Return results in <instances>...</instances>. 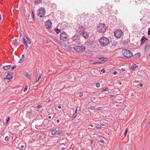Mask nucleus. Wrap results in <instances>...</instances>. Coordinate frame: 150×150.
Instances as JSON below:
<instances>
[{
  "label": "nucleus",
  "mask_w": 150,
  "mask_h": 150,
  "mask_svg": "<svg viewBox=\"0 0 150 150\" xmlns=\"http://www.w3.org/2000/svg\"><path fill=\"white\" fill-rule=\"evenodd\" d=\"M99 42L101 46H105L108 44L109 41L108 38L105 37H102L100 39Z\"/></svg>",
  "instance_id": "nucleus-1"
},
{
  "label": "nucleus",
  "mask_w": 150,
  "mask_h": 150,
  "mask_svg": "<svg viewBox=\"0 0 150 150\" xmlns=\"http://www.w3.org/2000/svg\"><path fill=\"white\" fill-rule=\"evenodd\" d=\"M106 28V26L104 24L101 23L98 27L97 30L100 33H103L105 31Z\"/></svg>",
  "instance_id": "nucleus-2"
},
{
  "label": "nucleus",
  "mask_w": 150,
  "mask_h": 150,
  "mask_svg": "<svg viewBox=\"0 0 150 150\" xmlns=\"http://www.w3.org/2000/svg\"><path fill=\"white\" fill-rule=\"evenodd\" d=\"M122 53L125 57L127 58H130L133 56L132 52L128 50H122Z\"/></svg>",
  "instance_id": "nucleus-3"
},
{
  "label": "nucleus",
  "mask_w": 150,
  "mask_h": 150,
  "mask_svg": "<svg viewBox=\"0 0 150 150\" xmlns=\"http://www.w3.org/2000/svg\"><path fill=\"white\" fill-rule=\"evenodd\" d=\"M60 38L61 40L66 41L69 40V37L65 32H63L60 33Z\"/></svg>",
  "instance_id": "nucleus-4"
},
{
  "label": "nucleus",
  "mask_w": 150,
  "mask_h": 150,
  "mask_svg": "<svg viewBox=\"0 0 150 150\" xmlns=\"http://www.w3.org/2000/svg\"><path fill=\"white\" fill-rule=\"evenodd\" d=\"M38 15L40 17H44L45 13V9L43 8H41L38 10L37 11Z\"/></svg>",
  "instance_id": "nucleus-5"
},
{
  "label": "nucleus",
  "mask_w": 150,
  "mask_h": 150,
  "mask_svg": "<svg viewBox=\"0 0 150 150\" xmlns=\"http://www.w3.org/2000/svg\"><path fill=\"white\" fill-rule=\"evenodd\" d=\"M123 34V33L120 30H117L114 32V35L117 39L120 38Z\"/></svg>",
  "instance_id": "nucleus-6"
},
{
  "label": "nucleus",
  "mask_w": 150,
  "mask_h": 150,
  "mask_svg": "<svg viewBox=\"0 0 150 150\" xmlns=\"http://www.w3.org/2000/svg\"><path fill=\"white\" fill-rule=\"evenodd\" d=\"M73 49L77 52H82L85 50V48L84 46H76L73 47Z\"/></svg>",
  "instance_id": "nucleus-7"
},
{
  "label": "nucleus",
  "mask_w": 150,
  "mask_h": 150,
  "mask_svg": "<svg viewBox=\"0 0 150 150\" xmlns=\"http://www.w3.org/2000/svg\"><path fill=\"white\" fill-rule=\"evenodd\" d=\"M45 25L46 28L48 29H51L52 28V23L51 21L48 20L46 21Z\"/></svg>",
  "instance_id": "nucleus-8"
},
{
  "label": "nucleus",
  "mask_w": 150,
  "mask_h": 150,
  "mask_svg": "<svg viewBox=\"0 0 150 150\" xmlns=\"http://www.w3.org/2000/svg\"><path fill=\"white\" fill-rule=\"evenodd\" d=\"M23 44L28 43L30 44V41L29 38L26 37H24L23 38Z\"/></svg>",
  "instance_id": "nucleus-9"
},
{
  "label": "nucleus",
  "mask_w": 150,
  "mask_h": 150,
  "mask_svg": "<svg viewBox=\"0 0 150 150\" xmlns=\"http://www.w3.org/2000/svg\"><path fill=\"white\" fill-rule=\"evenodd\" d=\"M19 40V41H18L17 39H15L13 40L12 42L13 45L15 47H18L20 43V40Z\"/></svg>",
  "instance_id": "nucleus-10"
},
{
  "label": "nucleus",
  "mask_w": 150,
  "mask_h": 150,
  "mask_svg": "<svg viewBox=\"0 0 150 150\" xmlns=\"http://www.w3.org/2000/svg\"><path fill=\"white\" fill-rule=\"evenodd\" d=\"M150 49V43H146L145 46L144 51L145 52H148Z\"/></svg>",
  "instance_id": "nucleus-11"
},
{
  "label": "nucleus",
  "mask_w": 150,
  "mask_h": 150,
  "mask_svg": "<svg viewBox=\"0 0 150 150\" xmlns=\"http://www.w3.org/2000/svg\"><path fill=\"white\" fill-rule=\"evenodd\" d=\"M80 34H82V35L86 39H87L88 37V33L86 32H81V33H80Z\"/></svg>",
  "instance_id": "nucleus-12"
},
{
  "label": "nucleus",
  "mask_w": 150,
  "mask_h": 150,
  "mask_svg": "<svg viewBox=\"0 0 150 150\" xmlns=\"http://www.w3.org/2000/svg\"><path fill=\"white\" fill-rule=\"evenodd\" d=\"M84 55L88 57H91L93 55V54L92 52L88 51L85 52Z\"/></svg>",
  "instance_id": "nucleus-13"
},
{
  "label": "nucleus",
  "mask_w": 150,
  "mask_h": 150,
  "mask_svg": "<svg viewBox=\"0 0 150 150\" xmlns=\"http://www.w3.org/2000/svg\"><path fill=\"white\" fill-rule=\"evenodd\" d=\"M148 39L143 36L142 37L141 40V44L142 45L146 41L148 40Z\"/></svg>",
  "instance_id": "nucleus-14"
},
{
  "label": "nucleus",
  "mask_w": 150,
  "mask_h": 150,
  "mask_svg": "<svg viewBox=\"0 0 150 150\" xmlns=\"http://www.w3.org/2000/svg\"><path fill=\"white\" fill-rule=\"evenodd\" d=\"M13 77V76L12 74L8 73L6 75V79L8 80H10Z\"/></svg>",
  "instance_id": "nucleus-15"
},
{
  "label": "nucleus",
  "mask_w": 150,
  "mask_h": 150,
  "mask_svg": "<svg viewBox=\"0 0 150 150\" xmlns=\"http://www.w3.org/2000/svg\"><path fill=\"white\" fill-rule=\"evenodd\" d=\"M84 28L83 26L82 25H81V26H79V32L80 33H81V32H84Z\"/></svg>",
  "instance_id": "nucleus-16"
},
{
  "label": "nucleus",
  "mask_w": 150,
  "mask_h": 150,
  "mask_svg": "<svg viewBox=\"0 0 150 150\" xmlns=\"http://www.w3.org/2000/svg\"><path fill=\"white\" fill-rule=\"evenodd\" d=\"M141 56L140 53L138 52L134 56V58L137 59L140 57Z\"/></svg>",
  "instance_id": "nucleus-17"
},
{
  "label": "nucleus",
  "mask_w": 150,
  "mask_h": 150,
  "mask_svg": "<svg viewBox=\"0 0 150 150\" xmlns=\"http://www.w3.org/2000/svg\"><path fill=\"white\" fill-rule=\"evenodd\" d=\"M11 65L6 66H4L3 68L4 70H8L9 69L11 68Z\"/></svg>",
  "instance_id": "nucleus-18"
},
{
  "label": "nucleus",
  "mask_w": 150,
  "mask_h": 150,
  "mask_svg": "<svg viewBox=\"0 0 150 150\" xmlns=\"http://www.w3.org/2000/svg\"><path fill=\"white\" fill-rule=\"evenodd\" d=\"M42 0H34V4H40Z\"/></svg>",
  "instance_id": "nucleus-19"
},
{
  "label": "nucleus",
  "mask_w": 150,
  "mask_h": 150,
  "mask_svg": "<svg viewBox=\"0 0 150 150\" xmlns=\"http://www.w3.org/2000/svg\"><path fill=\"white\" fill-rule=\"evenodd\" d=\"M64 44H65V45H64V46L65 47H66V46H67V48L69 50H71L72 49H73V47H72V46L71 45L68 46L67 45H66V44H65L64 43Z\"/></svg>",
  "instance_id": "nucleus-20"
},
{
  "label": "nucleus",
  "mask_w": 150,
  "mask_h": 150,
  "mask_svg": "<svg viewBox=\"0 0 150 150\" xmlns=\"http://www.w3.org/2000/svg\"><path fill=\"white\" fill-rule=\"evenodd\" d=\"M24 75L26 76L27 78H29L30 76L29 74L27 72H25L24 73Z\"/></svg>",
  "instance_id": "nucleus-21"
},
{
  "label": "nucleus",
  "mask_w": 150,
  "mask_h": 150,
  "mask_svg": "<svg viewBox=\"0 0 150 150\" xmlns=\"http://www.w3.org/2000/svg\"><path fill=\"white\" fill-rule=\"evenodd\" d=\"M51 134L53 135H55L57 132V130L55 129H53L51 131Z\"/></svg>",
  "instance_id": "nucleus-22"
},
{
  "label": "nucleus",
  "mask_w": 150,
  "mask_h": 150,
  "mask_svg": "<svg viewBox=\"0 0 150 150\" xmlns=\"http://www.w3.org/2000/svg\"><path fill=\"white\" fill-rule=\"evenodd\" d=\"M138 67V66H137V65L136 64H133L132 66H131V68L132 69H133L134 70L136 68H137Z\"/></svg>",
  "instance_id": "nucleus-23"
},
{
  "label": "nucleus",
  "mask_w": 150,
  "mask_h": 150,
  "mask_svg": "<svg viewBox=\"0 0 150 150\" xmlns=\"http://www.w3.org/2000/svg\"><path fill=\"white\" fill-rule=\"evenodd\" d=\"M32 113L31 111H27V112L26 115H27V116L28 117L30 116V115H32Z\"/></svg>",
  "instance_id": "nucleus-24"
},
{
  "label": "nucleus",
  "mask_w": 150,
  "mask_h": 150,
  "mask_svg": "<svg viewBox=\"0 0 150 150\" xmlns=\"http://www.w3.org/2000/svg\"><path fill=\"white\" fill-rule=\"evenodd\" d=\"M55 31L57 33H59L61 31V30L59 29L58 28H56L55 29Z\"/></svg>",
  "instance_id": "nucleus-25"
},
{
  "label": "nucleus",
  "mask_w": 150,
  "mask_h": 150,
  "mask_svg": "<svg viewBox=\"0 0 150 150\" xmlns=\"http://www.w3.org/2000/svg\"><path fill=\"white\" fill-rule=\"evenodd\" d=\"M24 60V57H22L20 59L19 62V63H22Z\"/></svg>",
  "instance_id": "nucleus-26"
},
{
  "label": "nucleus",
  "mask_w": 150,
  "mask_h": 150,
  "mask_svg": "<svg viewBox=\"0 0 150 150\" xmlns=\"http://www.w3.org/2000/svg\"><path fill=\"white\" fill-rule=\"evenodd\" d=\"M134 1L137 4H140L141 3V0H134Z\"/></svg>",
  "instance_id": "nucleus-27"
},
{
  "label": "nucleus",
  "mask_w": 150,
  "mask_h": 150,
  "mask_svg": "<svg viewBox=\"0 0 150 150\" xmlns=\"http://www.w3.org/2000/svg\"><path fill=\"white\" fill-rule=\"evenodd\" d=\"M88 108L92 110H94L95 109L94 107L92 106H90Z\"/></svg>",
  "instance_id": "nucleus-28"
},
{
  "label": "nucleus",
  "mask_w": 150,
  "mask_h": 150,
  "mask_svg": "<svg viewBox=\"0 0 150 150\" xmlns=\"http://www.w3.org/2000/svg\"><path fill=\"white\" fill-rule=\"evenodd\" d=\"M9 120V117H7L6 118V120L5 122V123L6 124H7L8 123V121Z\"/></svg>",
  "instance_id": "nucleus-29"
},
{
  "label": "nucleus",
  "mask_w": 150,
  "mask_h": 150,
  "mask_svg": "<svg viewBox=\"0 0 150 150\" xmlns=\"http://www.w3.org/2000/svg\"><path fill=\"white\" fill-rule=\"evenodd\" d=\"M40 77H41L40 74H39L38 77V79L36 81V82L37 83L40 80Z\"/></svg>",
  "instance_id": "nucleus-30"
},
{
  "label": "nucleus",
  "mask_w": 150,
  "mask_h": 150,
  "mask_svg": "<svg viewBox=\"0 0 150 150\" xmlns=\"http://www.w3.org/2000/svg\"><path fill=\"white\" fill-rule=\"evenodd\" d=\"M42 107V105H37L35 107V108L37 109H40Z\"/></svg>",
  "instance_id": "nucleus-31"
},
{
  "label": "nucleus",
  "mask_w": 150,
  "mask_h": 150,
  "mask_svg": "<svg viewBox=\"0 0 150 150\" xmlns=\"http://www.w3.org/2000/svg\"><path fill=\"white\" fill-rule=\"evenodd\" d=\"M78 108H79V110H80V109H81V108L80 107H77L76 108V110L75 111V113H74V114H76V113H77V111L78 110Z\"/></svg>",
  "instance_id": "nucleus-32"
},
{
  "label": "nucleus",
  "mask_w": 150,
  "mask_h": 150,
  "mask_svg": "<svg viewBox=\"0 0 150 150\" xmlns=\"http://www.w3.org/2000/svg\"><path fill=\"white\" fill-rule=\"evenodd\" d=\"M128 129L127 128L125 130V133H124V135H125V137L126 136V134L128 132Z\"/></svg>",
  "instance_id": "nucleus-33"
},
{
  "label": "nucleus",
  "mask_w": 150,
  "mask_h": 150,
  "mask_svg": "<svg viewBox=\"0 0 150 150\" xmlns=\"http://www.w3.org/2000/svg\"><path fill=\"white\" fill-rule=\"evenodd\" d=\"M9 139V137L8 136H6L5 137V141H7Z\"/></svg>",
  "instance_id": "nucleus-34"
},
{
  "label": "nucleus",
  "mask_w": 150,
  "mask_h": 150,
  "mask_svg": "<svg viewBox=\"0 0 150 150\" xmlns=\"http://www.w3.org/2000/svg\"><path fill=\"white\" fill-rule=\"evenodd\" d=\"M91 64H97V62H93V61H91Z\"/></svg>",
  "instance_id": "nucleus-35"
},
{
  "label": "nucleus",
  "mask_w": 150,
  "mask_h": 150,
  "mask_svg": "<svg viewBox=\"0 0 150 150\" xmlns=\"http://www.w3.org/2000/svg\"><path fill=\"white\" fill-rule=\"evenodd\" d=\"M76 116V114L74 113L71 118H72V119H73L75 118V117Z\"/></svg>",
  "instance_id": "nucleus-36"
},
{
  "label": "nucleus",
  "mask_w": 150,
  "mask_h": 150,
  "mask_svg": "<svg viewBox=\"0 0 150 150\" xmlns=\"http://www.w3.org/2000/svg\"><path fill=\"white\" fill-rule=\"evenodd\" d=\"M62 132L61 131L58 132L57 133V135L58 136V135H60L61 134V133Z\"/></svg>",
  "instance_id": "nucleus-37"
},
{
  "label": "nucleus",
  "mask_w": 150,
  "mask_h": 150,
  "mask_svg": "<svg viewBox=\"0 0 150 150\" xmlns=\"http://www.w3.org/2000/svg\"><path fill=\"white\" fill-rule=\"evenodd\" d=\"M96 86L97 88L99 87L100 86V84L99 83H96Z\"/></svg>",
  "instance_id": "nucleus-38"
},
{
  "label": "nucleus",
  "mask_w": 150,
  "mask_h": 150,
  "mask_svg": "<svg viewBox=\"0 0 150 150\" xmlns=\"http://www.w3.org/2000/svg\"><path fill=\"white\" fill-rule=\"evenodd\" d=\"M16 67V65H14L13 67H12L11 68V70L12 71Z\"/></svg>",
  "instance_id": "nucleus-39"
},
{
  "label": "nucleus",
  "mask_w": 150,
  "mask_h": 150,
  "mask_svg": "<svg viewBox=\"0 0 150 150\" xmlns=\"http://www.w3.org/2000/svg\"><path fill=\"white\" fill-rule=\"evenodd\" d=\"M100 142H101V143H103V144L104 142V141L102 139H101L100 140Z\"/></svg>",
  "instance_id": "nucleus-40"
},
{
  "label": "nucleus",
  "mask_w": 150,
  "mask_h": 150,
  "mask_svg": "<svg viewBox=\"0 0 150 150\" xmlns=\"http://www.w3.org/2000/svg\"><path fill=\"white\" fill-rule=\"evenodd\" d=\"M108 90V89L107 88H103L102 90L103 91H107Z\"/></svg>",
  "instance_id": "nucleus-41"
},
{
  "label": "nucleus",
  "mask_w": 150,
  "mask_h": 150,
  "mask_svg": "<svg viewBox=\"0 0 150 150\" xmlns=\"http://www.w3.org/2000/svg\"><path fill=\"white\" fill-rule=\"evenodd\" d=\"M148 35H150V28H149L148 30Z\"/></svg>",
  "instance_id": "nucleus-42"
},
{
  "label": "nucleus",
  "mask_w": 150,
  "mask_h": 150,
  "mask_svg": "<svg viewBox=\"0 0 150 150\" xmlns=\"http://www.w3.org/2000/svg\"><path fill=\"white\" fill-rule=\"evenodd\" d=\"M101 71L102 72H103V73H104L105 72V71L104 69H102L101 70Z\"/></svg>",
  "instance_id": "nucleus-43"
},
{
  "label": "nucleus",
  "mask_w": 150,
  "mask_h": 150,
  "mask_svg": "<svg viewBox=\"0 0 150 150\" xmlns=\"http://www.w3.org/2000/svg\"><path fill=\"white\" fill-rule=\"evenodd\" d=\"M102 108V107H98L97 110H101Z\"/></svg>",
  "instance_id": "nucleus-44"
},
{
  "label": "nucleus",
  "mask_w": 150,
  "mask_h": 150,
  "mask_svg": "<svg viewBox=\"0 0 150 150\" xmlns=\"http://www.w3.org/2000/svg\"><path fill=\"white\" fill-rule=\"evenodd\" d=\"M27 88H28V86L26 87V88H25L23 90V91L24 92H25L26 91L27 89Z\"/></svg>",
  "instance_id": "nucleus-45"
},
{
  "label": "nucleus",
  "mask_w": 150,
  "mask_h": 150,
  "mask_svg": "<svg viewBox=\"0 0 150 150\" xmlns=\"http://www.w3.org/2000/svg\"><path fill=\"white\" fill-rule=\"evenodd\" d=\"M150 58V53L148 54V55L147 56V59Z\"/></svg>",
  "instance_id": "nucleus-46"
},
{
  "label": "nucleus",
  "mask_w": 150,
  "mask_h": 150,
  "mask_svg": "<svg viewBox=\"0 0 150 150\" xmlns=\"http://www.w3.org/2000/svg\"><path fill=\"white\" fill-rule=\"evenodd\" d=\"M117 72L116 71H114L113 72V74H114V75H116V74H117Z\"/></svg>",
  "instance_id": "nucleus-47"
},
{
  "label": "nucleus",
  "mask_w": 150,
  "mask_h": 150,
  "mask_svg": "<svg viewBox=\"0 0 150 150\" xmlns=\"http://www.w3.org/2000/svg\"><path fill=\"white\" fill-rule=\"evenodd\" d=\"M79 96L80 97H81L83 96V93H81L79 94Z\"/></svg>",
  "instance_id": "nucleus-48"
},
{
  "label": "nucleus",
  "mask_w": 150,
  "mask_h": 150,
  "mask_svg": "<svg viewBox=\"0 0 150 150\" xmlns=\"http://www.w3.org/2000/svg\"><path fill=\"white\" fill-rule=\"evenodd\" d=\"M121 70V71H124L125 70V69L124 68H122Z\"/></svg>",
  "instance_id": "nucleus-49"
},
{
  "label": "nucleus",
  "mask_w": 150,
  "mask_h": 150,
  "mask_svg": "<svg viewBox=\"0 0 150 150\" xmlns=\"http://www.w3.org/2000/svg\"><path fill=\"white\" fill-rule=\"evenodd\" d=\"M97 64H101L102 63V62H97Z\"/></svg>",
  "instance_id": "nucleus-50"
},
{
  "label": "nucleus",
  "mask_w": 150,
  "mask_h": 150,
  "mask_svg": "<svg viewBox=\"0 0 150 150\" xmlns=\"http://www.w3.org/2000/svg\"><path fill=\"white\" fill-rule=\"evenodd\" d=\"M23 44L25 45V46L27 47L26 48V49H27V47L28 46V43H26V44Z\"/></svg>",
  "instance_id": "nucleus-51"
},
{
  "label": "nucleus",
  "mask_w": 150,
  "mask_h": 150,
  "mask_svg": "<svg viewBox=\"0 0 150 150\" xmlns=\"http://www.w3.org/2000/svg\"><path fill=\"white\" fill-rule=\"evenodd\" d=\"M139 86L140 87H142L143 86V84L142 83H140L139 84Z\"/></svg>",
  "instance_id": "nucleus-52"
},
{
  "label": "nucleus",
  "mask_w": 150,
  "mask_h": 150,
  "mask_svg": "<svg viewBox=\"0 0 150 150\" xmlns=\"http://www.w3.org/2000/svg\"><path fill=\"white\" fill-rule=\"evenodd\" d=\"M96 128L97 129H100V127H96Z\"/></svg>",
  "instance_id": "nucleus-53"
},
{
  "label": "nucleus",
  "mask_w": 150,
  "mask_h": 150,
  "mask_svg": "<svg viewBox=\"0 0 150 150\" xmlns=\"http://www.w3.org/2000/svg\"><path fill=\"white\" fill-rule=\"evenodd\" d=\"M93 140H92L90 141V143L91 144H93Z\"/></svg>",
  "instance_id": "nucleus-54"
},
{
  "label": "nucleus",
  "mask_w": 150,
  "mask_h": 150,
  "mask_svg": "<svg viewBox=\"0 0 150 150\" xmlns=\"http://www.w3.org/2000/svg\"><path fill=\"white\" fill-rule=\"evenodd\" d=\"M58 108L59 109H60L61 108V106L59 105L58 106Z\"/></svg>",
  "instance_id": "nucleus-55"
},
{
  "label": "nucleus",
  "mask_w": 150,
  "mask_h": 150,
  "mask_svg": "<svg viewBox=\"0 0 150 150\" xmlns=\"http://www.w3.org/2000/svg\"><path fill=\"white\" fill-rule=\"evenodd\" d=\"M114 96L113 95H111L110 96V98H112Z\"/></svg>",
  "instance_id": "nucleus-56"
},
{
  "label": "nucleus",
  "mask_w": 150,
  "mask_h": 150,
  "mask_svg": "<svg viewBox=\"0 0 150 150\" xmlns=\"http://www.w3.org/2000/svg\"><path fill=\"white\" fill-rule=\"evenodd\" d=\"M100 59H102L101 61H104V59L103 57L102 58H100Z\"/></svg>",
  "instance_id": "nucleus-57"
},
{
  "label": "nucleus",
  "mask_w": 150,
  "mask_h": 150,
  "mask_svg": "<svg viewBox=\"0 0 150 150\" xmlns=\"http://www.w3.org/2000/svg\"><path fill=\"white\" fill-rule=\"evenodd\" d=\"M118 83L120 85H121L122 84V83L121 81H119Z\"/></svg>",
  "instance_id": "nucleus-58"
},
{
  "label": "nucleus",
  "mask_w": 150,
  "mask_h": 150,
  "mask_svg": "<svg viewBox=\"0 0 150 150\" xmlns=\"http://www.w3.org/2000/svg\"><path fill=\"white\" fill-rule=\"evenodd\" d=\"M32 16L33 17H34V15H33V11H32Z\"/></svg>",
  "instance_id": "nucleus-59"
},
{
  "label": "nucleus",
  "mask_w": 150,
  "mask_h": 150,
  "mask_svg": "<svg viewBox=\"0 0 150 150\" xmlns=\"http://www.w3.org/2000/svg\"><path fill=\"white\" fill-rule=\"evenodd\" d=\"M24 146L23 145H22L21 146V148L22 149L23 148Z\"/></svg>",
  "instance_id": "nucleus-60"
},
{
  "label": "nucleus",
  "mask_w": 150,
  "mask_h": 150,
  "mask_svg": "<svg viewBox=\"0 0 150 150\" xmlns=\"http://www.w3.org/2000/svg\"><path fill=\"white\" fill-rule=\"evenodd\" d=\"M48 118L49 119H50L51 118V116H48Z\"/></svg>",
  "instance_id": "nucleus-61"
},
{
  "label": "nucleus",
  "mask_w": 150,
  "mask_h": 150,
  "mask_svg": "<svg viewBox=\"0 0 150 150\" xmlns=\"http://www.w3.org/2000/svg\"><path fill=\"white\" fill-rule=\"evenodd\" d=\"M57 123H59V120H57Z\"/></svg>",
  "instance_id": "nucleus-62"
},
{
  "label": "nucleus",
  "mask_w": 150,
  "mask_h": 150,
  "mask_svg": "<svg viewBox=\"0 0 150 150\" xmlns=\"http://www.w3.org/2000/svg\"><path fill=\"white\" fill-rule=\"evenodd\" d=\"M90 126H91V127H93V124H91L90 125Z\"/></svg>",
  "instance_id": "nucleus-63"
},
{
  "label": "nucleus",
  "mask_w": 150,
  "mask_h": 150,
  "mask_svg": "<svg viewBox=\"0 0 150 150\" xmlns=\"http://www.w3.org/2000/svg\"><path fill=\"white\" fill-rule=\"evenodd\" d=\"M101 125H102V126H104L105 125V124H104V123H102V124H101Z\"/></svg>",
  "instance_id": "nucleus-64"
}]
</instances>
